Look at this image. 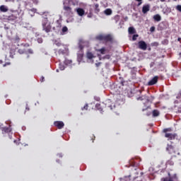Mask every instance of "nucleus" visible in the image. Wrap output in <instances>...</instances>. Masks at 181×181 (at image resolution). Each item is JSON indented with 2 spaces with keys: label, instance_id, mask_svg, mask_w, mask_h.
Wrapping results in <instances>:
<instances>
[{
  "label": "nucleus",
  "instance_id": "obj_15",
  "mask_svg": "<svg viewBox=\"0 0 181 181\" xmlns=\"http://www.w3.org/2000/svg\"><path fill=\"white\" fill-rule=\"evenodd\" d=\"M129 33L130 35H134L136 33V31L135 30V28L134 27L129 28Z\"/></svg>",
  "mask_w": 181,
  "mask_h": 181
},
{
  "label": "nucleus",
  "instance_id": "obj_26",
  "mask_svg": "<svg viewBox=\"0 0 181 181\" xmlns=\"http://www.w3.org/2000/svg\"><path fill=\"white\" fill-rule=\"evenodd\" d=\"M62 33H66L69 30V28H67L66 26L62 28Z\"/></svg>",
  "mask_w": 181,
  "mask_h": 181
},
{
  "label": "nucleus",
  "instance_id": "obj_49",
  "mask_svg": "<svg viewBox=\"0 0 181 181\" xmlns=\"http://www.w3.org/2000/svg\"><path fill=\"white\" fill-rule=\"evenodd\" d=\"M34 1V2H35L36 4H37V0H33Z\"/></svg>",
  "mask_w": 181,
  "mask_h": 181
},
{
  "label": "nucleus",
  "instance_id": "obj_29",
  "mask_svg": "<svg viewBox=\"0 0 181 181\" xmlns=\"http://www.w3.org/2000/svg\"><path fill=\"white\" fill-rule=\"evenodd\" d=\"M139 36L138 34L134 35L132 37V40H136V37Z\"/></svg>",
  "mask_w": 181,
  "mask_h": 181
},
{
  "label": "nucleus",
  "instance_id": "obj_44",
  "mask_svg": "<svg viewBox=\"0 0 181 181\" xmlns=\"http://www.w3.org/2000/svg\"><path fill=\"white\" fill-rule=\"evenodd\" d=\"M134 181H142V180H139V178H135Z\"/></svg>",
  "mask_w": 181,
  "mask_h": 181
},
{
  "label": "nucleus",
  "instance_id": "obj_30",
  "mask_svg": "<svg viewBox=\"0 0 181 181\" xmlns=\"http://www.w3.org/2000/svg\"><path fill=\"white\" fill-rule=\"evenodd\" d=\"M94 100H95V101H100L101 98L99 96H95Z\"/></svg>",
  "mask_w": 181,
  "mask_h": 181
},
{
  "label": "nucleus",
  "instance_id": "obj_27",
  "mask_svg": "<svg viewBox=\"0 0 181 181\" xmlns=\"http://www.w3.org/2000/svg\"><path fill=\"white\" fill-rule=\"evenodd\" d=\"M18 53L20 54H23L26 53V52L25 51V49H18Z\"/></svg>",
  "mask_w": 181,
  "mask_h": 181
},
{
  "label": "nucleus",
  "instance_id": "obj_51",
  "mask_svg": "<svg viewBox=\"0 0 181 181\" xmlns=\"http://www.w3.org/2000/svg\"><path fill=\"white\" fill-rule=\"evenodd\" d=\"M121 84H122V86H124V81H122V82H121Z\"/></svg>",
  "mask_w": 181,
  "mask_h": 181
},
{
  "label": "nucleus",
  "instance_id": "obj_19",
  "mask_svg": "<svg viewBox=\"0 0 181 181\" xmlns=\"http://www.w3.org/2000/svg\"><path fill=\"white\" fill-rule=\"evenodd\" d=\"M96 52H99L101 54H105V47H103L99 49H96Z\"/></svg>",
  "mask_w": 181,
  "mask_h": 181
},
{
  "label": "nucleus",
  "instance_id": "obj_46",
  "mask_svg": "<svg viewBox=\"0 0 181 181\" xmlns=\"http://www.w3.org/2000/svg\"><path fill=\"white\" fill-rule=\"evenodd\" d=\"M125 181H131V180L129 179V177H127L125 179Z\"/></svg>",
  "mask_w": 181,
  "mask_h": 181
},
{
  "label": "nucleus",
  "instance_id": "obj_35",
  "mask_svg": "<svg viewBox=\"0 0 181 181\" xmlns=\"http://www.w3.org/2000/svg\"><path fill=\"white\" fill-rule=\"evenodd\" d=\"M152 46H159V43L158 42H153V44H151Z\"/></svg>",
  "mask_w": 181,
  "mask_h": 181
},
{
  "label": "nucleus",
  "instance_id": "obj_12",
  "mask_svg": "<svg viewBox=\"0 0 181 181\" xmlns=\"http://www.w3.org/2000/svg\"><path fill=\"white\" fill-rule=\"evenodd\" d=\"M64 11H66V12H68V13H69V15H73V11H71V7L67 6H64Z\"/></svg>",
  "mask_w": 181,
  "mask_h": 181
},
{
  "label": "nucleus",
  "instance_id": "obj_23",
  "mask_svg": "<svg viewBox=\"0 0 181 181\" xmlns=\"http://www.w3.org/2000/svg\"><path fill=\"white\" fill-rule=\"evenodd\" d=\"M153 116L154 117H159V111L154 110L153 111Z\"/></svg>",
  "mask_w": 181,
  "mask_h": 181
},
{
  "label": "nucleus",
  "instance_id": "obj_60",
  "mask_svg": "<svg viewBox=\"0 0 181 181\" xmlns=\"http://www.w3.org/2000/svg\"><path fill=\"white\" fill-rule=\"evenodd\" d=\"M180 54H181V53H180Z\"/></svg>",
  "mask_w": 181,
  "mask_h": 181
},
{
  "label": "nucleus",
  "instance_id": "obj_18",
  "mask_svg": "<svg viewBox=\"0 0 181 181\" xmlns=\"http://www.w3.org/2000/svg\"><path fill=\"white\" fill-rule=\"evenodd\" d=\"M104 13L105 15H111L112 13V10H111V8H107L105 10Z\"/></svg>",
  "mask_w": 181,
  "mask_h": 181
},
{
  "label": "nucleus",
  "instance_id": "obj_16",
  "mask_svg": "<svg viewBox=\"0 0 181 181\" xmlns=\"http://www.w3.org/2000/svg\"><path fill=\"white\" fill-rule=\"evenodd\" d=\"M2 131L5 134H8V132H11V131H12V129H11V127H4L2 129Z\"/></svg>",
  "mask_w": 181,
  "mask_h": 181
},
{
  "label": "nucleus",
  "instance_id": "obj_25",
  "mask_svg": "<svg viewBox=\"0 0 181 181\" xmlns=\"http://www.w3.org/2000/svg\"><path fill=\"white\" fill-rule=\"evenodd\" d=\"M16 19V16L11 15L8 17V21H15Z\"/></svg>",
  "mask_w": 181,
  "mask_h": 181
},
{
  "label": "nucleus",
  "instance_id": "obj_34",
  "mask_svg": "<svg viewBox=\"0 0 181 181\" xmlns=\"http://www.w3.org/2000/svg\"><path fill=\"white\" fill-rule=\"evenodd\" d=\"M177 10L179 11L180 12H181V6L180 5L177 6Z\"/></svg>",
  "mask_w": 181,
  "mask_h": 181
},
{
  "label": "nucleus",
  "instance_id": "obj_53",
  "mask_svg": "<svg viewBox=\"0 0 181 181\" xmlns=\"http://www.w3.org/2000/svg\"><path fill=\"white\" fill-rule=\"evenodd\" d=\"M166 42H168V40H164V43H166Z\"/></svg>",
  "mask_w": 181,
  "mask_h": 181
},
{
  "label": "nucleus",
  "instance_id": "obj_38",
  "mask_svg": "<svg viewBox=\"0 0 181 181\" xmlns=\"http://www.w3.org/2000/svg\"><path fill=\"white\" fill-rule=\"evenodd\" d=\"M43 81H45V76H42L40 78V82L43 83Z\"/></svg>",
  "mask_w": 181,
  "mask_h": 181
},
{
  "label": "nucleus",
  "instance_id": "obj_6",
  "mask_svg": "<svg viewBox=\"0 0 181 181\" xmlns=\"http://www.w3.org/2000/svg\"><path fill=\"white\" fill-rule=\"evenodd\" d=\"M149 11H151V4H146V5L143 6L142 13L144 15H146V13H148L149 12Z\"/></svg>",
  "mask_w": 181,
  "mask_h": 181
},
{
  "label": "nucleus",
  "instance_id": "obj_42",
  "mask_svg": "<svg viewBox=\"0 0 181 181\" xmlns=\"http://www.w3.org/2000/svg\"><path fill=\"white\" fill-rule=\"evenodd\" d=\"M132 166H135V163L134 161H130Z\"/></svg>",
  "mask_w": 181,
  "mask_h": 181
},
{
  "label": "nucleus",
  "instance_id": "obj_55",
  "mask_svg": "<svg viewBox=\"0 0 181 181\" xmlns=\"http://www.w3.org/2000/svg\"><path fill=\"white\" fill-rule=\"evenodd\" d=\"M26 110H28V111H29V108L28 107H26Z\"/></svg>",
  "mask_w": 181,
  "mask_h": 181
},
{
  "label": "nucleus",
  "instance_id": "obj_7",
  "mask_svg": "<svg viewBox=\"0 0 181 181\" xmlns=\"http://www.w3.org/2000/svg\"><path fill=\"white\" fill-rule=\"evenodd\" d=\"M54 125L58 128V129H62L64 127V123L62 121H56L54 122Z\"/></svg>",
  "mask_w": 181,
  "mask_h": 181
},
{
  "label": "nucleus",
  "instance_id": "obj_59",
  "mask_svg": "<svg viewBox=\"0 0 181 181\" xmlns=\"http://www.w3.org/2000/svg\"><path fill=\"white\" fill-rule=\"evenodd\" d=\"M174 1H177V0H174Z\"/></svg>",
  "mask_w": 181,
  "mask_h": 181
},
{
  "label": "nucleus",
  "instance_id": "obj_11",
  "mask_svg": "<svg viewBox=\"0 0 181 181\" xmlns=\"http://www.w3.org/2000/svg\"><path fill=\"white\" fill-rule=\"evenodd\" d=\"M153 19H154L156 22H160V21H162V17L160 15L156 14L153 16Z\"/></svg>",
  "mask_w": 181,
  "mask_h": 181
},
{
  "label": "nucleus",
  "instance_id": "obj_52",
  "mask_svg": "<svg viewBox=\"0 0 181 181\" xmlns=\"http://www.w3.org/2000/svg\"><path fill=\"white\" fill-rule=\"evenodd\" d=\"M161 2H165V0H160Z\"/></svg>",
  "mask_w": 181,
  "mask_h": 181
},
{
  "label": "nucleus",
  "instance_id": "obj_45",
  "mask_svg": "<svg viewBox=\"0 0 181 181\" xmlns=\"http://www.w3.org/2000/svg\"><path fill=\"white\" fill-rule=\"evenodd\" d=\"M100 64H101V63H100V62H99V63H96V64H95V66H96L97 67H98V66H100Z\"/></svg>",
  "mask_w": 181,
  "mask_h": 181
},
{
  "label": "nucleus",
  "instance_id": "obj_3",
  "mask_svg": "<svg viewBox=\"0 0 181 181\" xmlns=\"http://www.w3.org/2000/svg\"><path fill=\"white\" fill-rule=\"evenodd\" d=\"M96 40H100V41H104V42H112V35L110 34L104 35H99L95 37Z\"/></svg>",
  "mask_w": 181,
  "mask_h": 181
},
{
  "label": "nucleus",
  "instance_id": "obj_58",
  "mask_svg": "<svg viewBox=\"0 0 181 181\" xmlns=\"http://www.w3.org/2000/svg\"><path fill=\"white\" fill-rule=\"evenodd\" d=\"M148 50H151V48H149Z\"/></svg>",
  "mask_w": 181,
  "mask_h": 181
},
{
  "label": "nucleus",
  "instance_id": "obj_17",
  "mask_svg": "<svg viewBox=\"0 0 181 181\" xmlns=\"http://www.w3.org/2000/svg\"><path fill=\"white\" fill-rule=\"evenodd\" d=\"M95 108H96L98 111H100V112H103V107H101V104L97 103V104L95 105Z\"/></svg>",
  "mask_w": 181,
  "mask_h": 181
},
{
  "label": "nucleus",
  "instance_id": "obj_5",
  "mask_svg": "<svg viewBox=\"0 0 181 181\" xmlns=\"http://www.w3.org/2000/svg\"><path fill=\"white\" fill-rule=\"evenodd\" d=\"M138 44L139 49H141V50H146V49H148V45H146L145 41H139Z\"/></svg>",
  "mask_w": 181,
  "mask_h": 181
},
{
  "label": "nucleus",
  "instance_id": "obj_9",
  "mask_svg": "<svg viewBox=\"0 0 181 181\" xmlns=\"http://www.w3.org/2000/svg\"><path fill=\"white\" fill-rule=\"evenodd\" d=\"M158 76H154L149 82L148 86H153V84H156L158 83Z\"/></svg>",
  "mask_w": 181,
  "mask_h": 181
},
{
  "label": "nucleus",
  "instance_id": "obj_24",
  "mask_svg": "<svg viewBox=\"0 0 181 181\" xmlns=\"http://www.w3.org/2000/svg\"><path fill=\"white\" fill-rule=\"evenodd\" d=\"M161 181H173V179L170 177H165V178H162Z\"/></svg>",
  "mask_w": 181,
  "mask_h": 181
},
{
  "label": "nucleus",
  "instance_id": "obj_1",
  "mask_svg": "<svg viewBox=\"0 0 181 181\" xmlns=\"http://www.w3.org/2000/svg\"><path fill=\"white\" fill-rule=\"evenodd\" d=\"M127 95L129 98L131 97H135V98L138 101H144V100L146 101V103H144L145 108L142 109V111H146L148 108H149V106L146 105L147 103H149L151 101V98H152V96L149 95V92H146V93H143L142 91H129L127 92Z\"/></svg>",
  "mask_w": 181,
  "mask_h": 181
},
{
  "label": "nucleus",
  "instance_id": "obj_47",
  "mask_svg": "<svg viewBox=\"0 0 181 181\" xmlns=\"http://www.w3.org/2000/svg\"><path fill=\"white\" fill-rule=\"evenodd\" d=\"M94 139H95V136H93V138L92 137L93 142H94Z\"/></svg>",
  "mask_w": 181,
  "mask_h": 181
},
{
  "label": "nucleus",
  "instance_id": "obj_8",
  "mask_svg": "<svg viewBox=\"0 0 181 181\" xmlns=\"http://www.w3.org/2000/svg\"><path fill=\"white\" fill-rule=\"evenodd\" d=\"M165 137L168 138V141H173V139H175V138H176V134L165 133Z\"/></svg>",
  "mask_w": 181,
  "mask_h": 181
},
{
  "label": "nucleus",
  "instance_id": "obj_40",
  "mask_svg": "<svg viewBox=\"0 0 181 181\" xmlns=\"http://www.w3.org/2000/svg\"><path fill=\"white\" fill-rule=\"evenodd\" d=\"M55 45H56L57 46H62L61 42H55Z\"/></svg>",
  "mask_w": 181,
  "mask_h": 181
},
{
  "label": "nucleus",
  "instance_id": "obj_57",
  "mask_svg": "<svg viewBox=\"0 0 181 181\" xmlns=\"http://www.w3.org/2000/svg\"><path fill=\"white\" fill-rule=\"evenodd\" d=\"M1 128H2V127H1V125H0V129H1Z\"/></svg>",
  "mask_w": 181,
  "mask_h": 181
},
{
  "label": "nucleus",
  "instance_id": "obj_22",
  "mask_svg": "<svg viewBox=\"0 0 181 181\" xmlns=\"http://www.w3.org/2000/svg\"><path fill=\"white\" fill-rule=\"evenodd\" d=\"M164 134H168V132H172V128H166L163 130Z\"/></svg>",
  "mask_w": 181,
  "mask_h": 181
},
{
  "label": "nucleus",
  "instance_id": "obj_32",
  "mask_svg": "<svg viewBox=\"0 0 181 181\" xmlns=\"http://www.w3.org/2000/svg\"><path fill=\"white\" fill-rule=\"evenodd\" d=\"M37 42H38V43H42L43 42V39H42V38H37Z\"/></svg>",
  "mask_w": 181,
  "mask_h": 181
},
{
  "label": "nucleus",
  "instance_id": "obj_4",
  "mask_svg": "<svg viewBox=\"0 0 181 181\" xmlns=\"http://www.w3.org/2000/svg\"><path fill=\"white\" fill-rule=\"evenodd\" d=\"M42 30H45L47 33H49L52 30V25L49 24L47 19H45L42 23Z\"/></svg>",
  "mask_w": 181,
  "mask_h": 181
},
{
  "label": "nucleus",
  "instance_id": "obj_39",
  "mask_svg": "<svg viewBox=\"0 0 181 181\" xmlns=\"http://www.w3.org/2000/svg\"><path fill=\"white\" fill-rule=\"evenodd\" d=\"M155 30V27H151V28H150V32H153Z\"/></svg>",
  "mask_w": 181,
  "mask_h": 181
},
{
  "label": "nucleus",
  "instance_id": "obj_43",
  "mask_svg": "<svg viewBox=\"0 0 181 181\" xmlns=\"http://www.w3.org/2000/svg\"><path fill=\"white\" fill-rule=\"evenodd\" d=\"M9 64H11V62L4 64V67H6L7 65H9Z\"/></svg>",
  "mask_w": 181,
  "mask_h": 181
},
{
  "label": "nucleus",
  "instance_id": "obj_37",
  "mask_svg": "<svg viewBox=\"0 0 181 181\" xmlns=\"http://www.w3.org/2000/svg\"><path fill=\"white\" fill-rule=\"evenodd\" d=\"M28 53H29L30 54H33V50H32V49H28Z\"/></svg>",
  "mask_w": 181,
  "mask_h": 181
},
{
  "label": "nucleus",
  "instance_id": "obj_36",
  "mask_svg": "<svg viewBox=\"0 0 181 181\" xmlns=\"http://www.w3.org/2000/svg\"><path fill=\"white\" fill-rule=\"evenodd\" d=\"M79 49H80V50H83V49H84V47L81 44H80Z\"/></svg>",
  "mask_w": 181,
  "mask_h": 181
},
{
  "label": "nucleus",
  "instance_id": "obj_54",
  "mask_svg": "<svg viewBox=\"0 0 181 181\" xmlns=\"http://www.w3.org/2000/svg\"><path fill=\"white\" fill-rule=\"evenodd\" d=\"M74 0H69L70 2H73Z\"/></svg>",
  "mask_w": 181,
  "mask_h": 181
},
{
  "label": "nucleus",
  "instance_id": "obj_21",
  "mask_svg": "<svg viewBox=\"0 0 181 181\" xmlns=\"http://www.w3.org/2000/svg\"><path fill=\"white\" fill-rule=\"evenodd\" d=\"M166 151H168V152H170V151H173V146L168 144Z\"/></svg>",
  "mask_w": 181,
  "mask_h": 181
},
{
  "label": "nucleus",
  "instance_id": "obj_31",
  "mask_svg": "<svg viewBox=\"0 0 181 181\" xmlns=\"http://www.w3.org/2000/svg\"><path fill=\"white\" fill-rule=\"evenodd\" d=\"M98 6H99V5H98V4H96L95 5V10L98 11V12L100 11V8H98Z\"/></svg>",
  "mask_w": 181,
  "mask_h": 181
},
{
  "label": "nucleus",
  "instance_id": "obj_20",
  "mask_svg": "<svg viewBox=\"0 0 181 181\" xmlns=\"http://www.w3.org/2000/svg\"><path fill=\"white\" fill-rule=\"evenodd\" d=\"M0 11L1 12H8V8L5 6H1Z\"/></svg>",
  "mask_w": 181,
  "mask_h": 181
},
{
  "label": "nucleus",
  "instance_id": "obj_50",
  "mask_svg": "<svg viewBox=\"0 0 181 181\" xmlns=\"http://www.w3.org/2000/svg\"><path fill=\"white\" fill-rule=\"evenodd\" d=\"M137 2H141L142 0H136Z\"/></svg>",
  "mask_w": 181,
  "mask_h": 181
},
{
  "label": "nucleus",
  "instance_id": "obj_41",
  "mask_svg": "<svg viewBox=\"0 0 181 181\" xmlns=\"http://www.w3.org/2000/svg\"><path fill=\"white\" fill-rule=\"evenodd\" d=\"M138 4H137V6H141V5H142V1H138Z\"/></svg>",
  "mask_w": 181,
  "mask_h": 181
},
{
  "label": "nucleus",
  "instance_id": "obj_14",
  "mask_svg": "<svg viewBox=\"0 0 181 181\" xmlns=\"http://www.w3.org/2000/svg\"><path fill=\"white\" fill-rule=\"evenodd\" d=\"M86 57L87 59H88L89 60H91V59H94V54L92 53L91 52H88L86 53Z\"/></svg>",
  "mask_w": 181,
  "mask_h": 181
},
{
  "label": "nucleus",
  "instance_id": "obj_33",
  "mask_svg": "<svg viewBox=\"0 0 181 181\" xmlns=\"http://www.w3.org/2000/svg\"><path fill=\"white\" fill-rule=\"evenodd\" d=\"M59 69H60V70H64V65L59 64Z\"/></svg>",
  "mask_w": 181,
  "mask_h": 181
},
{
  "label": "nucleus",
  "instance_id": "obj_10",
  "mask_svg": "<svg viewBox=\"0 0 181 181\" xmlns=\"http://www.w3.org/2000/svg\"><path fill=\"white\" fill-rule=\"evenodd\" d=\"M76 12L79 16H83L86 13V11H84V9L81 8H78V9H76Z\"/></svg>",
  "mask_w": 181,
  "mask_h": 181
},
{
  "label": "nucleus",
  "instance_id": "obj_2",
  "mask_svg": "<svg viewBox=\"0 0 181 181\" xmlns=\"http://www.w3.org/2000/svg\"><path fill=\"white\" fill-rule=\"evenodd\" d=\"M117 100L115 101V103H112L111 100H107L105 103V105L107 108H110L112 111L114 112H119L121 111V105L124 104V101L122 99H119V95H117Z\"/></svg>",
  "mask_w": 181,
  "mask_h": 181
},
{
  "label": "nucleus",
  "instance_id": "obj_28",
  "mask_svg": "<svg viewBox=\"0 0 181 181\" xmlns=\"http://www.w3.org/2000/svg\"><path fill=\"white\" fill-rule=\"evenodd\" d=\"M84 110H88V104H86L83 107H82V111H84Z\"/></svg>",
  "mask_w": 181,
  "mask_h": 181
},
{
  "label": "nucleus",
  "instance_id": "obj_48",
  "mask_svg": "<svg viewBox=\"0 0 181 181\" xmlns=\"http://www.w3.org/2000/svg\"><path fill=\"white\" fill-rule=\"evenodd\" d=\"M177 40H178V42H180L181 38H180V37H178Z\"/></svg>",
  "mask_w": 181,
  "mask_h": 181
},
{
  "label": "nucleus",
  "instance_id": "obj_56",
  "mask_svg": "<svg viewBox=\"0 0 181 181\" xmlns=\"http://www.w3.org/2000/svg\"><path fill=\"white\" fill-rule=\"evenodd\" d=\"M27 57L29 58V55H28Z\"/></svg>",
  "mask_w": 181,
  "mask_h": 181
},
{
  "label": "nucleus",
  "instance_id": "obj_13",
  "mask_svg": "<svg viewBox=\"0 0 181 181\" xmlns=\"http://www.w3.org/2000/svg\"><path fill=\"white\" fill-rule=\"evenodd\" d=\"M83 57H84V53L83 52V51H81V52H79L78 54V63H81V62L83 60Z\"/></svg>",
  "mask_w": 181,
  "mask_h": 181
}]
</instances>
